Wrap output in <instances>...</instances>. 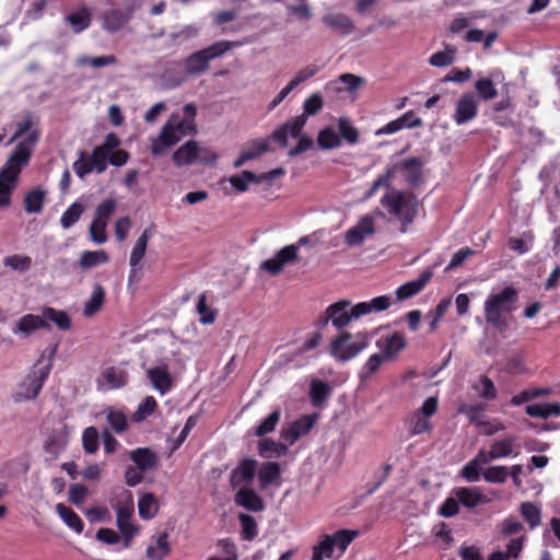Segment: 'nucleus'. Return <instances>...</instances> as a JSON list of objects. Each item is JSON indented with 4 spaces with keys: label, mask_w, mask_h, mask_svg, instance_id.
Instances as JSON below:
<instances>
[{
    "label": "nucleus",
    "mask_w": 560,
    "mask_h": 560,
    "mask_svg": "<svg viewBox=\"0 0 560 560\" xmlns=\"http://www.w3.org/2000/svg\"><path fill=\"white\" fill-rule=\"evenodd\" d=\"M392 304L388 295H380L371 301L360 302L351 305L348 300H340L330 304L325 311L324 324L331 322L338 330L347 327L352 319H357L372 312L386 311Z\"/></svg>",
    "instance_id": "f257e3e1"
},
{
    "label": "nucleus",
    "mask_w": 560,
    "mask_h": 560,
    "mask_svg": "<svg viewBox=\"0 0 560 560\" xmlns=\"http://www.w3.org/2000/svg\"><path fill=\"white\" fill-rule=\"evenodd\" d=\"M387 214L399 223V231L406 233L423 208L422 201L411 190L390 189L380 200Z\"/></svg>",
    "instance_id": "f03ea898"
},
{
    "label": "nucleus",
    "mask_w": 560,
    "mask_h": 560,
    "mask_svg": "<svg viewBox=\"0 0 560 560\" xmlns=\"http://www.w3.org/2000/svg\"><path fill=\"white\" fill-rule=\"evenodd\" d=\"M58 343L43 350L33 370L25 375L18 390L13 394L15 402L35 399L40 393L52 369V359L57 352Z\"/></svg>",
    "instance_id": "7ed1b4c3"
},
{
    "label": "nucleus",
    "mask_w": 560,
    "mask_h": 560,
    "mask_svg": "<svg viewBox=\"0 0 560 560\" xmlns=\"http://www.w3.org/2000/svg\"><path fill=\"white\" fill-rule=\"evenodd\" d=\"M517 291L513 287H505L499 293L490 294L485 301V319L500 332L509 329V322L504 314L516 310Z\"/></svg>",
    "instance_id": "20e7f679"
},
{
    "label": "nucleus",
    "mask_w": 560,
    "mask_h": 560,
    "mask_svg": "<svg viewBox=\"0 0 560 560\" xmlns=\"http://www.w3.org/2000/svg\"><path fill=\"white\" fill-rule=\"evenodd\" d=\"M40 132L33 131L25 137L10 154L4 167L0 171L1 177L9 183H15L22 170L28 164L32 152L38 142Z\"/></svg>",
    "instance_id": "39448f33"
},
{
    "label": "nucleus",
    "mask_w": 560,
    "mask_h": 560,
    "mask_svg": "<svg viewBox=\"0 0 560 560\" xmlns=\"http://www.w3.org/2000/svg\"><path fill=\"white\" fill-rule=\"evenodd\" d=\"M238 43L231 40H219L210 46L195 51L184 60L185 73L187 75H199L209 69L211 60L221 57L226 51L236 47Z\"/></svg>",
    "instance_id": "423d86ee"
},
{
    "label": "nucleus",
    "mask_w": 560,
    "mask_h": 560,
    "mask_svg": "<svg viewBox=\"0 0 560 560\" xmlns=\"http://www.w3.org/2000/svg\"><path fill=\"white\" fill-rule=\"evenodd\" d=\"M370 342L366 332L352 335L349 331L340 332L330 343V354L338 361L347 362L364 350Z\"/></svg>",
    "instance_id": "0eeeda50"
},
{
    "label": "nucleus",
    "mask_w": 560,
    "mask_h": 560,
    "mask_svg": "<svg viewBox=\"0 0 560 560\" xmlns=\"http://www.w3.org/2000/svg\"><path fill=\"white\" fill-rule=\"evenodd\" d=\"M317 413L303 415L294 420L288 428H283L281 431V438L288 442L289 445H293L299 439L307 435L314 428Z\"/></svg>",
    "instance_id": "6e6552de"
},
{
    "label": "nucleus",
    "mask_w": 560,
    "mask_h": 560,
    "mask_svg": "<svg viewBox=\"0 0 560 560\" xmlns=\"http://www.w3.org/2000/svg\"><path fill=\"white\" fill-rule=\"evenodd\" d=\"M133 505L132 503L119 504L116 510V524L128 547L135 536L139 533V526L132 522Z\"/></svg>",
    "instance_id": "1a4fd4ad"
},
{
    "label": "nucleus",
    "mask_w": 560,
    "mask_h": 560,
    "mask_svg": "<svg viewBox=\"0 0 560 560\" xmlns=\"http://www.w3.org/2000/svg\"><path fill=\"white\" fill-rule=\"evenodd\" d=\"M478 115V100L472 92L464 93L456 103L453 119L456 125H464Z\"/></svg>",
    "instance_id": "9d476101"
},
{
    "label": "nucleus",
    "mask_w": 560,
    "mask_h": 560,
    "mask_svg": "<svg viewBox=\"0 0 560 560\" xmlns=\"http://www.w3.org/2000/svg\"><path fill=\"white\" fill-rule=\"evenodd\" d=\"M299 247L294 244L284 246L276 253L272 258L261 264V269L270 275H278L287 264L293 262L298 258Z\"/></svg>",
    "instance_id": "9b49d317"
},
{
    "label": "nucleus",
    "mask_w": 560,
    "mask_h": 560,
    "mask_svg": "<svg viewBox=\"0 0 560 560\" xmlns=\"http://www.w3.org/2000/svg\"><path fill=\"white\" fill-rule=\"evenodd\" d=\"M133 8L110 9L103 13L102 27L108 33L119 32L132 19Z\"/></svg>",
    "instance_id": "f8f14e48"
},
{
    "label": "nucleus",
    "mask_w": 560,
    "mask_h": 560,
    "mask_svg": "<svg viewBox=\"0 0 560 560\" xmlns=\"http://www.w3.org/2000/svg\"><path fill=\"white\" fill-rule=\"evenodd\" d=\"M406 345L407 340L405 336L398 331L383 336L376 341V347L386 361L394 360L396 355L405 349Z\"/></svg>",
    "instance_id": "ddd939ff"
},
{
    "label": "nucleus",
    "mask_w": 560,
    "mask_h": 560,
    "mask_svg": "<svg viewBox=\"0 0 560 560\" xmlns=\"http://www.w3.org/2000/svg\"><path fill=\"white\" fill-rule=\"evenodd\" d=\"M374 232V219L371 215H364L354 226L347 231L345 241L349 246L360 245L368 235H373Z\"/></svg>",
    "instance_id": "4468645a"
},
{
    "label": "nucleus",
    "mask_w": 560,
    "mask_h": 560,
    "mask_svg": "<svg viewBox=\"0 0 560 560\" xmlns=\"http://www.w3.org/2000/svg\"><path fill=\"white\" fill-rule=\"evenodd\" d=\"M38 329H50V325L40 315L25 314L16 322L12 332L21 338H28Z\"/></svg>",
    "instance_id": "2eb2a0df"
},
{
    "label": "nucleus",
    "mask_w": 560,
    "mask_h": 560,
    "mask_svg": "<svg viewBox=\"0 0 560 560\" xmlns=\"http://www.w3.org/2000/svg\"><path fill=\"white\" fill-rule=\"evenodd\" d=\"M257 478L261 490H266L270 486L280 487L282 483L280 464L276 462L262 463L258 469Z\"/></svg>",
    "instance_id": "dca6fc26"
},
{
    "label": "nucleus",
    "mask_w": 560,
    "mask_h": 560,
    "mask_svg": "<svg viewBox=\"0 0 560 560\" xmlns=\"http://www.w3.org/2000/svg\"><path fill=\"white\" fill-rule=\"evenodd\" d=\"M433 277L432 268L424 269L418 279L404 283L396 289V298L399 301L407 300L418 294Z\"/></svg>",
    "instance_id": "f3484780"
},
{
    "label": "nucleus",
    "mask_w": 560,
    "mask_h": 560,
    "mask_svg": "<svg viewBox=\"0 0 560 560\" xmlns=\"http://www.w3.org/2000/svg\"><path fill=\"white\" fill-rule=\"evenodd\" d=\"M129 458L140 471L154 470L160 463L158 454L149 447H137L130 451Z\"/></svg>",
    "instance_id": "a211bd4d"
},
{
    "label": "nucleus",
    "mask_w": 560,
    "mask_h": 560,
    "mask_svg": "<svg viewBox=\"0 0 560 560\" xmlns=\"http://www.w3.org/2000/svg\"><path fill=\"white\" fill-rule=\"evenodd\" d=\"M153 229H154V225H151V226L144 229L131 250L130 259H129V262L131 266L129 280L132 279V276L137 271V269L141 268L140 262L145 255L148 242L153 234Z\"/></svg>",
    "instance_id": "6ab92c4d"
},
{
    "label": "nucleus",
    "mask_w": 560,
    "mask_h": 560,
    "mask_svg": "<svg viewBox=\"0 0 560 560\" xmlns=\"http://www.w3.org/2000/svg\"><path fill=\"white\" fill-rule=\"evenodd\" d=\"M234 501L237 505L252 512H260L265 509L262 498L255 490L247 487L241 488L235 493Z\"/></svg>",
    "instance_id": "aec40b11"
},
{
    "label": "nucleus",
    "mask_w": 560,
    "mask_h": 560,
    "mask_svg": "<svg viewBox=\"0 0 560 560\" xmlns=\"http://www.w3.org/2000/svg\"><path fill=\"white\" fill-rule=\"evenodd\" d=\"M171 553L168 544V534L163 532L158 536H152L147 547L145 556L150 560H164Z\"/></svg>",
    "instance_id": "412c9836"
},
{
    "label": "nucleus",
    "mask_w": 560,
    "mask_h": 560,
    "mask_svg": "<svg viewBox=\"0 0 560 560\" xmlns=\"http://www.w3.org/2000/svg\"><path fill=\"white\" fill-rule=\"evenodd\" d=\"M148 378L152 386L161 394L170 392L173 386V381L166 364L149 369Z\"/></svg>",
    "instance_id": "4be33fe9"
},
{
    "label": "nucleus",
    "mask_w": 560,
    "mask_h": 560,
    "mask_svg": "<svg viewBox=\"0 0 560 560\" xmlns=\"http://www.w3.org/2000/svg\"><path fill=\"white\" fill-rule=\"evenodd\" d=\"M423 162L420 158L413 156L402 161L399 167L404 171L405 180L409 186L417 187L422 183Z\"/></svg>",
    "instance_id": "5701e85b"
},
{
    "label": "nucleus",
    "mask_w": 560,
    "mask_h": 560,
    "mask_svg": "<svg viewBox=\"0 0 560 560\" xmlns=\"http://www.w3.org/2000/svg\"><path fill=\"white\" fill-rule=\"evenodd\" d=\"M199 154V145L195 140H189L183 145H180L172 156V160L175 165L184 166L190 165L198 160Z\"/></svg>",
    "instance_id": "b1692460"
},
{
    "label": "nucleus",
    "mask_w": 560,
    "mask_h": 560,
    "mask_svg": "<svg viewBox=\"0 0 560 560\" xmlns=\"http://www.w3.org/2000/svg\"><path fill=\"white\" fill-rule=\"evenodd\" d=\"M323 23L342 36H347L354 30L353 22L343 13H328L323 15Z\"/></svg>",
    "instance_id": "393cba45"
},
{
    "label": "nucleus",
    "mask_w": 560,
    "mask_h": 560,
    "mask_svg": "<svg viewBox=\"0 0 560 560\" xmlns=\"http://www.w3.org/2000/svg\"><path fill=\"white\" fill-rule=\"evenodd\" d=\"M65 21L70 25L73 33L79 34L90 27L92 22L91 10L83 5L75 12L67 15Z\"/></svg>",
    "instance_id": "a878e982"
},
{
    "label": "nucleus",
    "mask_w": 560,
    "mask_h": 560,
    "mask_svg": "<svg viewBox=\"0 0 560 560\" xmlns=\"http://www.w3.org/2000/svg\"><path fill=\"white\" fill-rule=\"evenodd\" d=\"M102 381L108 385V388L117 389L124 387L127 384L128 374L122 369L110 366L101 373L97 382L101 383Z\"/></svg>",
    "instance_id": "bb28decb"
},
{
    "label": "nucleus",
    "mask_w": 560,
    "mask_h": 560,
    "mask_svg": "<svg viewBox=\"0 0 560 560\" xmlns=\"http://www.w3.org/2000/svg\"><path fill=\"white\" fill-rule=\"evenodd\" d=\"M455 495L459 503L468 509H474L486 501L479 488L460 487L455 490Z\"/></svg>",
    "instance_id": "cd10ccee"
},
{
    "label": "nucleus",
    "mask_w": 560,
    "mask_h": 560,
    "mask_svg": "<svg viewBox=\"0 0 560 560\" xmlns=\"http://www.w3.org/2000/svg\"><path fill=\"white\" fill-rule=\"evenodd\" d=\"M37 124H38V119L33 115V113H31V112L25 113L22 120L16 124V129H15L13 136L11 137V139L9 140V143H12L19 139H22L24 136L27 137L33 131L39 132V129L37 128Z\"/></svg>",
    "instance_id": "c85d7f7f"
},
{
    "label": "nucleus",
    "mask_w": 560,
    "mask_h": 560,
    "mask_svg": "<svg viewBox=\"0 0 560 560\" xmlns=\"http://www.w3.org/2000/svg\"><path fill=\"white\" fill-rule=\"evenodd\" d=\"M330 394L331 387L328 385V383L320 380L312 381L310 388V398L314 407L320 408L324 405V402L329 398Z\"/></svg>",
    "instance_id": "c756f323"
},
{
    "label": "nucleus",
    "mask_w": 560,
    "mask_h": 560,
    "mask_svg": "<svg viewBox=\"0 0 560 560\" xmlns=\"http://www.w3.org/2000/svg\"><path fill=\"white\" fill-rule=\"evenodd\" d=\"M159 501L153 493H144L138 501V512L142 520H152L159 512Z\"/></svg>",
    "instance_id": "7c9ffc66"
},
{
    "label": "nucleus",
    "mask_w": 560,
    "mask_h": 560,
    "mask_svg": "<svg viewBox=\"0 0 560 560\" xmlns=\"http://www.w3.org/2000/svg\"><path fill=\"white\" fill-rule=\"evenodd\" d=\"M106 292L101 284H95L90 299L85 302L83 314L85 317L95 315L105 303Z\"/></svg>",
    "instance_id": "2f4dec72"
},
{
    "label": "nucleus",
    "mask_w": 560,
    "mask_h": 560,
    "mask_svg": "<svg viewBox=\"0 0 560 560\" xmlns=\"http://www.w3.org/2000/svg\"><path fill=\"white\" fill-rule=\"evenodd\" d=\"M56 511L68 527H70L78 534H81L83 532L84 523L71 508L65 505L63 503H58L56 505Z\"/></svg>",
    "instance_id": "473e14b6"
},
{
    "label": "nucleus",
    "mask_w": 560,
    "mask_h": 560,
    "mask_svg": "<svg viewBox=\"0 0 560 560\" xmlns=\"http://www.w3.org/2000/svg\"><path fill=\"white\" fill-rule=\"evenodd\" d=\"M45 322H52L60 330H68L71 327V318L65 311L50 306L43 308L42 315Z\"/></svg>",
    "instance_id": "72a5a7b5"
},
{
    "label": "nucleus",
    "mask_w": 560,
    "mask_h": 560,
    "mask_svg": "<svg viewBox=\"0 0 560 560\" xmlns=\"http://www.w3.org/2000/svg\"><path fill=\"white\" fill-rule=\"evenodd\" d=\"M520 513L530 529L538 527L541 523V509L537 503L523 502L520 505Z\"/></svg>",
    "instance_id": "f704fd0d"
},
{
    "label": "nucleus",
    "mask_w": 560,
    "mask_h": 560,
    "mask_svg": "<svg viewBox=\"0 0 560 560\" xmlns=\"http://www.w3.org/2000/svg\"><path fill=\"white\" fill-rule=\"evenodd\" d=\"M525 411L528 416L535 418L547 419L551 416L559 417L560 416V405L559 404H533L528 405L525 408Z\"/></svg>",
    "instance_id": "c9c22d12"
},
{
    "label": "nucleus",
    "mask_w": 560,
    "mask_h": 560,
    "mask_svg": "<svg viewBox=\"0 0 560 560\" xmlns=\"http://www.w3.org/2000/svg\"><path fill=\"white\" fill-rule=\"evenodd\" d=\"M46 192L42 188L28 191L24 197V209L27 213H39L43 210Z\"/></svg>",
    "instance_id": "e433bc0d"
},
{
    "label": "nucleus",
    "mask_w": 560,
    "mask_h": 560,
    "mask_svg": "<svg viewBox=\"0 0 560 560\" xmlns=\"http://www.w3.org/2000/svg\"><path fill=\"white\" fill-rule=\"evenodd\" d=\"M516 443V438L509 435L500 440H495L490 445V450L494 459L505 458L513 454V448Z\"/></svg>",
    "instance_id": "4c0bfd02"
},
{
    "label": "nucleus",
    "mask_w": 560,
    "mask_h": 560,
    "mask_svg": "<svg viewBox=\"0 0 560 560\" xmlns=\"http://www.w3.org/2000/svg\"><path fill=\"white\" fill-rule=\"evenodd\" d=\"M257 470V462L253 458H244L237 468L233 470V480L252 481Z\"/></svg>",
    "instance_id": "58836bf2"
},
{
    "label": "nucleus",
    "mask_w": 560,
    "mask_h": 560,
    "mask_svg": "<svg viewBox=\"0 0 560 560\" xmlns=\"http://www.w3.org/2000/svg\"><path fill=\"white\" fill-rule=\"evenodd\" d=\"M259 455L265 458L271 457L276 454L277 457L284 456L288 453V446L280 442H275L271 439H262L258 442Z\"/></svg>",
    "instance_id": "ea45409f"
},
{
    "label": "nucleus",
    "mask_w": 560,
    "mask_h": 560,
    "mask_svg": "<svg viewBox=\"0 0 560 560\" xmlns=\"http://www.w3.org/2000/svg\"><path fill=\"white\" fill-rule=\"evenodd\" d=\"M457 48L447 45L444 50L432 54L429 58V63L433 67H447L451 66L456 58Z\"/></svg>",
    "instance_id": "a19ab883"
},
{
    "label": "nucleus",
    "mask_w": 560,
    "mask_h": 560,
    "mask_svg": "<svg viewBox=\"0 0 560 560\" xmlns=\"http://www.w3.org/2000/svg\"><path fill=\"white\" fill-rule=\"evenodd\" d=\"M472 388L478 393L479 397L485 400H493L497 398L498 390L491 378L487 375H481Z\"/></svg>",
    "instance_id": "79ce46f5"
},
{
    "label": "nucleus",
    "mask_w": 560,
    "mask_h": 560,
    "mask_svg": "<svg viewBox=\"0 0 560 560\" xmlns=\"http://www.w3.org/2000/svg\"><path fill=\"white\" fill-rule=\"evenodd\" d=\"M359 535L358 530L351 529H340L329 535L330 541L334 548H338L341 553L346 551L348 546L354 540V538Z\"/></svg>",
    "instance_id": "37998d69"
},
{
    "label": "nucleus",
    "mask_w": 560,
    "mask_h": 560,
    "mask_svg": "<svg viewBox=\"0 0 560 560\" xmlns=\"http://www.w3.org/2000/svg\"><path fill=\"white\" fill-rule=\"evenodd\" d=\"M196 308L199 314V322L202 325H210L215 322L218 311L207 305L206 293L200 294Z\"/></svg>",
    "instance_id": "c03bdc74"
},
{
    "label": "nucleus",
    "mask_w": 560,
    "mask_h": 560,
    "mask_svg": "<svg viewBox=\"0 0 560 560\" xmlns=\"http://www.w3.org/2000/svg\"><path fill=\"white\" fill-rule=\"evenodd\" d=\"M230 183L234 189L244 192L248 189L249 183H261V179L252 171H243L241 175L231 176Z\"/></svg>",
    "instance_id": "a18cd8bd"
},
{
    "label": "nucleus",
    "mask_w": 560,
    "mask_h": 560,
    "mask_svg": "<svg viewBox=\"0 0 560 560\" xmlns=\"http://www.w3.org/2000/svg\"><path fill=\"white\" fill-rule=\"evenodd\" d=\"M238 520L242 526V538L248 541L255 539L258 535V525L255 517L245 513H241L238 515Z\"/></svg>",
    "instance_id": "49530a36"
},
{
    "label": "nucleus",
    "mask_w": 560,
    "mask_h": 560,
    "mask_svg": "<svg viewBox=\"0 0 560 560\" xmlns=\"http://www.w3.org/2000/svg\"><path fill=\"white\" fill-rule=\"evenodd\" d=\"M317 143L320 149L330 150L338 148L341 144V140L334 129L327 127L319 131Z\"/></svg>",
    "instance_id": "de8ad7c7"
},
{
    "label": "nucleus",
    "mask_w": 560,
    "mask_h": 560,
    "mask_svg": "<svg viewBox=\"0 0 560 560\" xmlns=\"http://www.w3.org/2000/svg\"><path fill=\"white\" fill-rule=\"evenodd\" d=\"M84 211V207L80 202H73L61 215L60 224L63 229L71 228L74 223H77L82 213Z\"/></svg>",
    "instance_id": "09e8293b"
},
{
    "label": "nucleus",
    "mask_w": 560,
    "mask_h": 560,
    "mask_svg": "<svg viewBox=\"0 0 560 560\" xmlns=\"http://www.w3.org/2000/svg\"><path fill=\"white\" fill-rule=\"evenodd\" d=\"M107 260H108V256L104 250H100V252L85 250L82 253L79 264H80L81 268L90 269L100 264L106 262Z\"/></svg>",
    "instance_id": "8fccbe9b"
},
{
    "label": "nucleus",
    "mask_w": 560,
    "mask_h": 560,
    "mask_svg": "<svg viewBox=\"0 0 560 560\" xmlns=\"http://www.w3.org/2000/svg\"><path fill=\"white\" fill-rule=\"evenodd\" d=\"M339 137L342 138L347 143L353 145L359 141L358 129L347 119L339 118L338 120Z\"/></svg>",
    "instance_id": "3c124183"
},
{
    "label": "nucleus",
    "mask_w": 560,
    "mask_h": 560,
    "mask_svg": "<svg viewBox=\"0 0 560 560\" xmlns=\"http://www.w3.org/2000/svg\"><path fill=\"white\" fill-rule=\"evenodd\" d=\"M82 445L88 454H94L100 447V434L95 427H89L83 431Z\"/></svg>",
    "instance_id": "603ef678"
},
{
    "label": "nucleus",
    "mask_w": 560,
    "mask_h": 560,
    "mask_svg": "<svg viewBox=\"0 0 560 560\" xmlns=\"http://www.w3.org/2000/svg\"><path fill=\"white\" fill-rule=\"evenodd\" d=\"M534 240V235L530 231L524 232L522 237H510L508 241V246L511 250L523 255L529 252L530 246L528 245Z\"/></svg>",
    "instance_id": "864d4df0"
},
{
    "label": "nucleus",
    "mask_w": 560,
    "mask_h": 560,
    "mask_svg": "<svg viewBox=\"0 0 560 560\" xmlns=\"http://www.w3.org/2000/svg\"><path fill=\"white\" fill-rule=\"evenodd\" d=\"M106 419L115 433L121 434L128 429V420L124 412L119 410L109 409Z\"/></svg>",
    "instance_id": "5fc2aeb1"
},
{
    "label": "nucleus",
    "mask_w": 560,
    "mask_h": 560,
    "mask_svg": "<svg viewBox=\"0 0 560 560\" xmlns=\"http://www.w3.org/2000/svg\"><path fill=\"white\" fill-rule=\"evenodd\" d=\"M385 361H386L385 358H383V355L380 352L372 354L366 360L364 365L361 368L360 373H359L360 378L368 380L369 377H371L373 374H375L378 371L380 366Z\"/></svg>",
    "instance_id": "6e6d98bb"
},
{
    "label": "nucleus",
    "mask_w": 560,
    "mask_h": 560,
    "mask_svg": "<svg viewBox=\"0 0 560 560\" xmlns=\"http://www.w3.org/2000/svg\"><path fill=\"white\" fill-rule=\"evenodd\" d=\"M117 58L114 55H105L97 57L82 56L78 59L79 66H91L93 68H101L117 63Z\"/></svg>",
    "instance_id": "4d7b16f0"
},
{
    "label": "nucleus",
    "mask_w": 560,
    "mask_h": 560,
    "mask_svg": "<svg viewBox=\"0 0 560 560\" xmlns=\"http://www.w3.org/2000/svg\"><path fill=\"white\" fill-rule=\"evenodd\" d=\"M281 417L280 409L273 410L271 413L265 418L259 425H257L255 430V434L257 436H265L268 433H271L275 431L276 425L278 424Z\"/></svg>",
    "instance_id": "13d9d810"
},
{
    "label": "nucleus",
    "mask_w": 560,
    "mask_h": 560,
    "mask_svg": "<svg viewBox=\"0 0 560 560\" xmlns=\"http://www.w3.org/2000/svg\"><path fill=\"white\" fill-rule=\"evenodd\" d=\"M475 89L483 101H489L498 95L494 83L489 78H481L475 82Z\"/></svg>",
    "instance_id": "bf43d9fd"
},
{
    "label": "nucleus",
    "mask_w": 560,
    "mask_h": 560,
    "mask_svg": "<svg viewBox=\"0 0 560 560\" xmlns=\"http://www.w3.org/2000/svg\"><path fill=\"white\" fill-rule=\"evenodd\" d=\"M116 208H117V202L115 199H112V198L105 199L97 206V208L95 210L94 219L97 221H101L107 225V222L110 219V217L113 215V213L115 212Z\"/></svg>",
    "instance_id": "052dcab7"
},
{
    "label": "nucleus",
    "mask_w": 560,
    "mask_h": 560,
    "mask_svg": "<svg viewBox=\"0 0 560 560\" xmlns=\"http://www.w3.org/2000/svg\"><path fill=\"white\" fill-rule=\"evenodd\" d=\"M483 479L491 483H503L506 481L509 470L506 466H491L483 474Z\"/></svg>",
    "instance_id": "680f3d73"
},
{
    "label": "nucleus",
    "mask_w": 560,
    "mask_h": 560,
    "mask_svg": "<svg viewBox=\"0 0 560 560\" xmlns=\"http://www.w3.org/2000/svg\"><path fill=\"white\" fill-rule=\"evenodd\" d=\"M108 155H109V153L104 151L98 145L93 149V152L89 159H90L91 165H93V170H95L96 173L101 174L106 171Z\"/></svg>",
    "instance_id": "e2e57ef3"
},
{
    "label": "nucleus",
    "mask_w": 560,
    "mask_h": 560,
    "mask_svg": "<svg viewBox=\"0 0 560 560\" xmlns=\"http://www.w3.org/2000/svg\"><path fill=\"white\" fill-rule=\"evenodd\" d=\"M330 540L329 535H326L318 545L313 547L312 560H324V558L331 557L334 546Z\"/></svg>",
    "instance_id": "0e129e2a"
},
{
    "label": "nucleus",
    "mask_w": 560,
    "mask_h": 560,
    "mask_svg": "<svg viewBox=\"0 0 560 560\" xmlns=\"http://www.w3.org/2000/svg\"><path fill=\"white\" fill-rule=\"evenodd\" d=\"M66 441L62 436H57L56 431L45 442L44 450L50 454L52 458H57L60 452L65 448Z\"/></svg>",
    "instance_id": "69168bd1"
},
{
    "label": "nucleus",
    "mask_w": 560,
    "mask_h": 560,
    "mask_svg": "<svg viewBox=\"0 0 560 560\" xmlns=\"http://www.w3.org/2000/svg\"><path fill=\"white\" fill-rule=\"evenodd\" d=\"M476 252L469 247L458 249L452 257L450 264L445 267L444 271L448 272L462 266L468 258L472 257Z\"/></svg>",
    "instance_id": "338daca9"
},
{
    "label": "nucleus",
    "mask_w": 560,
    "mask_h": 560,
    "mask_svg": "<svg viewBox=\"0 0 560 560\" xmlns=\"http://www.w3.org/2000/svg\"><path fill=\"white\" fill-rule=\"evenodd\" d=\"M3 264L5 267H10L13 270L25 271L30 269L32 265V259L28 256L12 255L5 257L3 259Z\"/></svg>",
    "instance_id": "774afa93"
}]
</instances>
